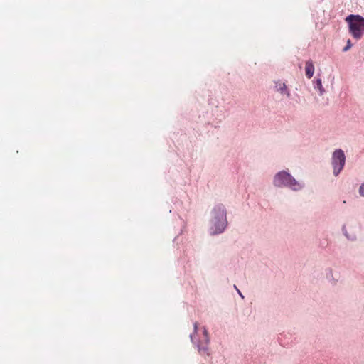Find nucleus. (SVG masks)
<instances>
[{
    "label": "nucleus",
    "instance_id": "obj_1",
    "mask_svg": "<svg viewBox=\"0 0 364 364\" xmlns=\"http://www.w3.org/2000/svg\"><path fill=\"white\" fill-rule=\"evenodd\" d=\"M228 211L221 203H215L211 208L208 222V232L210 235L222 234L228 225Z\"/></svg>",
    "mask_w": 364,
    "mask_h": 364
},
{
    "label": "nucleus",
    "instance_id": "obj_2",
    "mask_svg": "<svg viewBox=\"0 0 364 364\" xmlns=\"http://www.w3.org/2000/svg\"><path fill=\"white\" fill-rule=\"evenodd\" d=\"M272 183L277 188H287L294 192L301 191L305 187L304 183L296 180L287 170L277 172L272 178Z\"/></svg>",
    "mask_w": 364,
    "mask_h": 364
},
{
    "label": "nucleus",
    "instance_id": "obj_3",
    "mask_svg": "<svg viewBox=\"0 0 364 364\" xmlns=\"http://www.w3.org/2000/svg\"><path fill=\"white\" fill-rule=\"evenodd\" d=\"M349 33L356 40H360L364 35V18L360 15L350 14L346 18Z\"/></svg>",
    "mask_w": 364,
    "mask_h": 364
},
{
    "label": "nucleus",
    "instance_id": "obj_4",
    "mask_svg": "<svg viewBox=\"0 0 364 364\" xmlns=\"http://www.w3.org/2000/svg\"><path fill=\"white\" fill-rule=\"evenodd\" d=\"M331 166L333 168V174L337 177L343 171L346 164V155L344 151L341 149L334 150L331 156Z\"/></svg>",
    "mask_w": 364,
    "mask_h": 364
},
{
    "label": "nucleus",
    "instance_id": "obj_5",
    "mask_svg": "<svg viewBox=\"0 0 364 364\" xmlns=\"http://www.w3.org/2000/svg\"><path fill=\"white\" fill-rule=\"evenodd\" d=\"M341 232L346 239L350 242H355L358 236V226L355 223H346L342 225Z\"/></svg>",
    "mask_w": 364,
    "mask_h": 364
},
{
    "label": "nucleus",
    "instance_id": "obj_6",
    "mask_svg": "<svg viewBox=\"0 0 364 364\" xmlns=\"http://www.w3.org/2000/svg\"><path fill=\"white\" fill-rule=\"evenodd\" d=\"M203 333L204 339L203 342H200L197 345L198 351L201 355L208 356L210 355L208 349V343L210 340L208 334V331L205 327L203 328Z\"/></svg>",
    "mask_w": 364,
    "mask_h": 364
},
{
    "label": "nucleus",
    "instance_id": "obj_7",
    "mask_svg": "<svg viewBox=\"0 0 364 364\" xmlns=\"http://www.w3.org/2000/svg\"><path fill=\"white\" fill-rule=\"evenodd\" d=\"M274 89L280 95L289 97L291 96L290 90L287 85L282 80L274 81Z\"/></svg>",
    "mask_w": 364,
    "mask_h": 364
},
{
    "label": "nucleus",
    "instance_id": "obj_8",
    "mask_svg": "<svg viewBox=\"0 0 364 364\" xmlns=\"http://www.w3.org/2000/svg\"><path fill=\"white\" fill-rule=\"evenodd\" d=\"M314 65L313 64V62L311 60H308L306 62L305 65V72H306V76L310 79L313 77L314 73Z\"/></svg>",
    "mask_w": 364,
    "mask_h": 364
},
{
    "label": "nucleus",
    "instance_id": "obj_9",
    "mask_svg": "<svg viewBox=\"0 0 364 364\" xmlns=\"http://www.w3.org/2000/svg\"><path fill=\"white\" fill-rule=\"evenodd\" d=\"M314 88L318 90V95L322 96L325 94L326 90L322 85V80L321 78L316 79L314 82Z\"/></svg>",
    "mask_w": 364,
    "mask_h": 364
},
{
    "label": "nucleus",
    "instance_id": "obj_10",
    "mask_svg": "<svg viewBox=\"0 0 364 364\" xmlns=\"http://www.w3.org/2000/svg\"><path fill=\"white\" fill-rule=\"evenodd\" d=\"M326 276L327 280L332 284H336L338 282V278L331 269L326 270Z\"/></svg>",
    "mask_w": 364,
    "mask_h": 364
},
{
    "label": "nucleus",
    "instance_id": "obj_11",
    "mask_svg": "<svg viewBox=\"0 0 364 364\" xmlns=\"http://www.w3.org/2000/svg\"><path fill=\"white\" fill-rule=\"evenodd\" d=\"M358 194L364 200V181L360 184L358 187Z\"/></svg>",
    "mask_w": 364,
    "mask_h": 364
},
{
    "label": "nucleus",
    "instance_id": "obj_12",
    "mask_svg": "<svg viewBox=\"0 0 364 364\" xmlns=\"http://www.w3.org/2000/svg\"><path fill=\"white\" fill-rule=\"evenodd\" d=\"M352 43L350 42V40H348L347 41V43H346V46L343 48V52H346L348 51L351 47H352Z\"/></svg>",
    "mask_w": 364,
    "mask_h": 364
},
{
    "label": "nucleus",
    "instance_id": "obj_13",
    "mask_svg": "<svg viewBox=\"0 0 364 364\" xmlns=\"http://www.w3.org/2000/svg\"><path fill=\"white\" fill-rule=\"evenodd\" d=\"M193 328H194V332L196 333L197 331V328H198V323L196 322L193 324Z\"/></svg>",
    "mask_w": 364,
    "mask_h": 364
},
{
    "label": "nucleus",
    "instance_id": "obj_14",
    "mask_svg": "<svg viewBox=\"0 0 364 364\" xmlns=\"http://www.w3.org/2000/svg\"><path fill=\"white\" fill-rule=\"evenodd\" d=\"M238 293H239V295H240L242 298H243V295L242 294V293H241L239 290H238Z\"/></svg>",
    "mask_w": 364,
    "mask_h": 364
},
{
    "label": "nucleus",
    "instance_id": "obj_15",
    "mask_svg": "<svg viewBox=\"0 0 364 364\" xmlns=\"http://www.w3.org/2000/svg\"><path fill=\"white\" fill-rule=\"evenodd\" d=\"M190 337H191V341L193 342V335H191V336H190Z\"/></svg>",
    "mask_w": 364,
    "mask_h": 364
}]
</instances>
